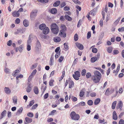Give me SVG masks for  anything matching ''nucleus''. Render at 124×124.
<instances>
[{
  "instance_id": "f257e3e1",
  "label": "nucleus",
  "mask_w": 124,
  "mask_h": 124,
  "mask_svg": "<svg viewBox=\"0 0 124 124\" xmlns=\"http://www.w3.org/2000/svg\"><path fill=\"white\" fill-rule=\"evenodd\" d=\"M94 75L92 78L93 81L96 83H98L100 81L101 74L99 71L96 70L94 71Z\"/></svg>"
},
{
  "instance_id": "6e6d98bb",
  "label": "nucleus",
  "mask_w": 124,
  "mask_h": 124,
  "mask_svg": "<svg viewBox=\"0 0 124 124\" xmlns=\"http://www.w3.org/2000/svg\"><path fill=\"white\" fill-rule=\"evenodd\" d=\"M118 124H124V120L122 119H120L119 120Z\"/></svg>"
},
{
  "instance_id": "f8f14e48",
  "label": "nucleus",
  "mask_w": 124,
  "mask_h": 124,
  "mask_svg": "<svg viewBox=\"0 0 124 124\" xmlns=\"http://www.w3.org/2000/svg\"><path fill=\"white\" fill-rule=\"evenodd\" d=\"M12 15L14 17H18L19 16L20 14L18 11H15L12 13Z\"/></svg>"
},
{
  "instance_id": "9b49d317",
  "label": "nucleus",
  "mask_w": 124,
  "mask_h": 124,
  "mask_svg": "<svg viewBox=\"0 0 124 124\" xmlns=\"http://www.w3.org/2000/svg\"><path fill=\"white\" fill-rule=\"evenodd\" d=\"M5 93L7 94H10L11 92V90L8 87H5L4 89Z\"/></svg>"
},
{
  "instance_id": "1a4fd4ad",
  "label": "nucleus",
  "mask_w": 124,
  "mask_h": 124,
  "mask_svg": "<svg viewBox=\"0 0 124 124\" xmlns=\"http://www.w3.org/2000/svg\"><path fill=\"white\" fill-rule=\"evenodd\" d=\"M76 44L80 50H82L83 49L84 47L82 45L78 43H76Z\"/></svg>"
},
{
  "instance_id": "4468645a",
  "label": "nucleus",
  "mask_w": 124,
  "mask_h": 124,
  "mask_svg": "<svg viewBox=\"0 0 124 124\" xmlns=\"http://www.w3.org/2000/svg\"><path fill=\"white\" fill-rule=\"evenodd\" d=\"M118 105V106L116 107V108L118 109L119 108L120 110H121L123 105V103L121 101H120L119 102Z\"/></svg>"
},
{
  "instance_id": "e433bc0d",
  "label": "nucleus",
  "mask_w": 124,
  "mask_h": 124,
  "mask_svg": "<svg viewBox=\"0 0 124 124\" xmlns=\"http://www.w3.org/2000/svg\"><path fill=\"white\" fill-rule=\"evenodd\" d=\"M38 1L42 3H47L48 1V0H38Z\"/></svg>"
},
{
  "instance_id": "473e14b6",
  "label": "nucleus",
  "mask_w": 124,
  "mask_h": 124,
  "mask_svg": "<svg viewBox=\"0 0 124 124\" xmlns=\"http://www.w3.org/2000/svg\"><path fill=\"white\" fill-rule=\"evenodd\" d=\"M116 103V101H115L112 103V109H114L115 108Z\"/></svg>"
},
{
  "instance_id": "2eb2a0df",
  "label": "nucleus",
  "mask_w": 124,
  "mask_h": 124,
  "mask_svg": "<svg viewBox=\"0 0 124 124\" xmlns=\"http://www.w3.org/2000/svg\"><path fill=\"white\" fill-rule=\"evenodd\" d=\"M113 119L115 120H116L117 119V116L116 112L115 111H114L113 112Z\"/></svg>"
},
{
  "instance_id": "72a5a7b5",
  "label": "nucleus",
  "mask_w": 124,
  "mask_h": 124,
  "mask_svg": "<svg viewBox=\"0 0 124 124\" xmlns=\"http://www.w3.org/2000/svg\"><path fill=\"white\" fill-rule=\"evenodd\" d=\"M20 70H16L15 71V73H13V75H17L18 73L20 72Z\"/></svg>"
},
{
  "instance_id": "423d86ee",
  "label": "nucleus",
  "mask_w": 124,
  "mask_h": 124,
  "mask_svg": "<svg viewBox=\"0 0 124 124\" xmlns=\"http://www.w3.org/2000/svg\"><path fill=\"white\" fill-rule=\"evenodd\" d=\"M59 35L63 38H65L66 36V34L65 32V31L63 30H60Z\"/></svg>"
},
{
  "instance_id": "a878e982",
  "label": "nucleus",
  "mask_w": 124,
  "mask_h": 124,
  "mask_svg": "<svg viewBox=\"0 0 124 124\" xmlns=\"http://www.w3.org/2000/svg\"><path fill=\"white\" fill-rule=\"evenodd\" d=\"M100 99L99 98H97L95 100L94 103L95 105L98 104L100 101Z\"/></svg>"
},
{
  "instance_id": "5fc2aeb1",
  "label": "nucleus",
  "mask_w": 124,
  "mask_h": 124,
  "mask_svg": "<svg viewBox=\"0 0 124 124\" xmlns=\"http://www.w3.org/2000/svg\"><path fill=\"white\" fill-rule=\"evenodd\" d=\"M54 81L53 80H51L49 81V84L50 86H51L53 85V83L54 82Z\"/></svg>"
},
{
  "instance_id": "7ed1b4c3",
  "label": "nucleus",
  "mask_w": 124,
  "mask_h": 124,
  "mask_svg": "<svg viewBox=\"0 0 124 124\" xmlns=\"http://www.w3.org/2000/svg\"><path fill=\"white\" fill-rule=\"evenodd\" d=\"M70 116L72 120H78L80 118V116L78 114H76L74 111L72 112L70 115Z\"/></svg>"
},
{
  "instance_id": "6e6552de",
  "label": "nucleus",
  "mask_w": 124,
  "mask_h": 124,
  "mask_svg": "<svg viewBox=\"0 0 124 124\" xmlns=\"http://www.w3.org/2000/svg\"><path fill=\"white\" fill-rule=\"evenodd\" d=\"M37 11L36 10L33 11L31 12L30 16L31 18V19L34 18L37 15Z\"/></svg>"
},
{
  "instance_id": "20e7f679",
  "label": "nucleus",
  "mask_w": 124,
  "mask_h": 124,
  "mask_svg": "<svg viewBox=\"0 0 124 124\" xmlns=\"http://www.w3.org/2000/svg\"><path fill=\"white\" fill-rule=\"evenodd\" d=\"M31 37L29 36L27 43V47L26 49L28 51H30L31 49Z\"/></svg>"
},
{
  "instance_id": "13d9d810",
  "label": "nucleus",
  "mask_w": 124,
  "mask_h": 124,
  "mask_svg": "<svg viewBox=\"0 0 124 124\" xmlns=\"http://www.w3.org/2000/svg\"><path fill=\"white\" fill-rule=\"evenodd\" d=\"M12 41L11 40H10L8 41L7 42V45L9 46H10L12 45Z\"/></svg>"
},
{
  "instance_id": "a18cd8bd",
  "label": "nucleus",
  "mask_w": 124,
  "mask_h": 124,
  "mask_svg": "<svg viewBox=\"0 0 124 124\" xmlns=\"http://www.w3.org/2000/svg\"><path fill=\"white\" fill-rule=\"evenodd\" d=\"M86 71L85 69L83 70L81 72V74L82 76H84L85 74Z\"/></svg>"
},
{
  "instance_id": "bb28decb",
  "label": "nucleus",
  "mask_w": 124,
  "mask_h": 124,
  "mask_svg": "<svg viewBox=\"0 0 124 124\" xmlns=\"http://www.w3.org/2000/svg\"><path fill=\"white\" fill-rule=\"evenodd\" d=\"M60 1H58L55 2L53 4V6L54 7L58 6L60 4Z\"/></svg>"
},
{
  "instance_id": "bf43d9fd",
  "label": "nucleus",
  "mask_w": 124,
  "mask_h": 124,
  "mask_svg": "<svg viewBox=\"0 0 124 124\" xmlns=\"http://www.w3.org/2000/svg\"><path fill=\"white\" fill-rule=\"evenodd\" d=\"M95 13V12L94 10L91 11L89 12V14L93 15H94Z\"/></svg>"
},
{
  "instance_id": "9d476101",
  "label": "nucleus",
  "mask_w": 124,
  "mask_h": 124,
  "mask_svg": "<svg viewBox=\"0 0 124 124\" xmlns=\"http://www.w3.org/2000/svg\"><path fill=\"white\" fill-rule=\"evenodd\" d=\"M69 88H71L74 86V83L73 81L71 80L70 78H69Z\"/></svg>"
},
{
  "instance_id": "412c9836",
  "label": "nucleus",
  "mask_w": 124,
  "mask_h": 124,
  "mask_svg": "<svg viewBox=\"0 0 124 124\" xmlns=\"http://www.w3.org/2000/svg\"><path fill=\"white\" fill-rule=\"evenodd\" d=\"M46 27V24L44 23H42L39 25V28L41 30H43Z\"/></svg>"
},
{
  "instance_id": "0eeeda50",
  "label": "nucleus",
  "mask_w": 124,
  "mask_h": 124,
  "mask_svg": "<svg viewBox=\"0 0 124 124\" xmlns=\"http://www.w3.org/2000/svg\"><path fill=\"white\" fill-rule=\"evenodd\" d=\"M41 45L40 43L39 40L36 42L35 49L36 51H39L41 49Z\"/></svg>"
},
{
  "instance_id": "c9c22d12",
  "label": "nucleus",
  "mask_w": 124,
  "mask_h": 124,
  "mask_svg": "<svg viewBox=\"0 0 124 124\" xmlns=\"http://www.w3.org/2000/svg\"><path fill=\"white\" fill-rule=\"evenodd\" d=\"M113 48L111 47H109L107 48V50L108 52L109 53H111L113 50Z\"/></svg>"
},
{
  "instance_id": "aec40b11",
  "label": "nucleus",
  "mask_w": 124,
  "mask_h": 124,
  "mask_svg": "<svg viewBox=\"0 0 124 124\" xmlns=\"http://www.w3.org/2000/svg\"><path fill=\"white\" fill-rule=\"evenodd\" d=\"M6 113V110L3 111L1 113V116L0 117V119L2 118L3 117L5 116Z\"/></svg>"
},
{
  "instance_id": "8fccbe9b",
  "label": "nucleus",
  "mask_w": 124,
  "mask_h": 124,
  "mask_svg": "<svg viewBox=\"0 0 124 124\" xmlns=\"http://www.w3.org/2000/svg\"><path fill=\"white\" fill-rule=\"evenodd\" d=\"M92 52L94 53H96L97 52V50L95 48H93L92 50Z\"/></svg>"
},
{
  "instance_id": "c756f323",
  "label": "nucleus",
  "mask_w": 124,
  "mask_h": 124,
  "mask_svg": "<svg viewBox=\"0 0 124 124\" xmlns=\"http://www.w3.org/2000/svg\"><path fill=\"white\" fill-rule=\"evenodd\" d=\"M34 100H32L30 102L29 104L27 106V108H29L34 103Z\"/></svg>"
},
{
  "instance_id": "603ef678",
  "label": "nucleus",
  "mask_w": 124,
  "mask_h": 124,
  "mask_svg": "<svg viewBox=\"0 0 124 124\" xmlns=\"http://www.w3.org/2000/svg\"><path fill=\"white\" fill-rule=\"evenodd\" d=\"M19 50L20 52H22V50H23V47L22 45H20L19 47Z\"/></svg>"
},
{
  "instance_id": "58836bf2",
  "label": "nucleus",
  "mask_w": 124,
  "mask_h": 124,
  "mask_svg": "<svg viewBox=\"0 0 124 124\" xmlns=\"http://www.w3.org/2000/svg\"><path fill=\"white\" fill-rule=\"evenodd\" d=\"M77 105L78 106H84L85 105V103L84 102L82 101L79 103V104H78Z\"/></svg>"
},
{
  "instance_id": "6ab92c4d",
  "label": "nucleus",
  "mask_w": 124,
  "mask_h": 124,
  "mask_svg": "<svg viewBox=\"0 0 124 124\" xmlns=\"http://www.w3.org/2000/svg\"><path fill=\"white\" fill-rule=\"evenodd\" d=\"M23 23L24 26L26 27L28 26L29 25L28 21L26 19L23 21Z\"/></svg>"
},
{
  "instance_id": "39448f33",
  "label": "nucleus",
  "mask_w": 124,
  "mask_h": 124,
  "mask_svg": "<svg viewBox=\"0 0 124 124\" xmlns=\"http://www.w3.org/2000/svg\"><path fill=\"white\" fill-rule=\"evenodd\" d=\"M75 74L73 75V77L76 80H78L79 79V78L80 76V72L78 71H76L75 72Z\"/></svg>"
},
{
  "instance_id": "b1692460",
  "label": "nucleus",
  "mask_w": 124,
  "mask_h": 124,
  "mask_svg": "<svg viewBox=\"0 0 124 124\" xmlns=\"http://www.w3.org/2000/svg\"><path fill=\"white\" fill-rule=\"evenodd\" d=\"M34 93L37 94L39 93V90L38 87L37 86L34 87Z\"/></svg>"
},
{
  "instance_id": "09e8293b",
  "label": "nucleus",
  "mask_w": 124,
  "mask_h": 124,
  "mask_svg": "<svg viewBox=\"0 0 124 124\" xmlns=\"http://www.w3.org/2000/svg\"><path fill=\"white\" fill-rule=\"evenodd\" d=\"M56 112L55 110H53L51 112L49 113V115H54V113Z\"/></svg>"
},
{
  "instance_id": "f03ea898",
  "label": "nucleus",
  "mask_w": 124,
  "mask_h": 124,
  "mask_svg": "<svg viewBox=\"0 0 124 124\" xmlns=\"http://www.w3.org/2000/svg\"><path fill=\"white\" fill-rule=\"evenodd\" d=\"M51 29L53 33L57 34L59 31V28L58 25L55 23H53L50 26Z\"/></svg>"
},
{
  "instance_id": "f3484780",
  "label": "nucleus",
  "mask_w": 124,
  "mask_h": 124,
  "mask_svg": "<svg viewBox=\"0 0 124 124\" xmlns=\"http://www.w3.org/2000/svg\"><path fill=\"white\" fill-rule=\"evenodd\" d=\"M25 120L26 122L28 123H30L32 121V119L27 117L25 118Z\"/></svg>"
},
{
  "instance_id": "0e129e2a",
  "label": "nucleus",
  "mask_w": 124,
  "mask_h": 124,
  "mask_svg": "<svg viewBox=\"0 0 124 124\" xmlns=\"http://www.w3.org/2000/svg\"><path fill=\"white\" fill-rule=\"evenodd\" d=\"M66 5V3L64 2H62L61 4V8H62Z\"/></svg>"
},
{
  "instance_id": "f704fd0d",
  "label": "nucleus",
  "mask_w": 124,
  "mask_h": 124,
  "mask_svg": "<svg viewBox=\"0 0 124 124\" xmlns=\"http://www.w3.org/2000/svg\"><path fill=\"white\" fill-rule=\"evenodd\" d=\"M97 59V57H94L92 58L91 59V61L92 62H94Z\"/></svg>"
},
{
  "instance_id": "cd10ccee",
  "label": "nucleus",
  "mask_w": 124,
  "mask_h": 124,
  "mask_svg": "<svg viewBox=\"0 0 124 124\" xmlns=\"http://www.w3.org/2000/svg\"><path fill=\"white\" fill-rule=\"evenodd\" d=\"M109 88H108L106 90L105 94L106 95L108 96L111 93V91H109Z\"/></svg>"
},
{
  "instance_id": "864d4df0",
  "label": "nucleus",
  "mask_w": 124,
  "mask_h": 124,
  "mask_svg": "<svg viewBox=\"0 0 124 124\" xmlns=\"http://www.w3.org/2000/svg\"><path fill=\"white\" fill-rule=\"evenodd\" d=\"M120 18H118V19H117L115 21V22L114 23V24H115L116 25L118 23V22H119L120 20Z\"/></svg>"
},
{
  "instance_id": "e2e57ef3",
  "label": "nucleus",
  "mask_w": 124,
  "mask_h": 124,
  "mask_svg": "<svg viewBox=\"0 0 124 124\" xmlns=\"http://www.w3.org/2000/svg\"><path fill=\"white\" fill-rule=\"evenodd\" d=\"M15 22L17 24L19 23L20 22V19L18 18H17Z\"/></svg>"
},
{
  "instance_id": "5701e85b",
  "label": "nucleus",
  "mask_w": 124,
  "mask_h": 124,
  "mask_svg": "<svg viewBox=\"0 0 124 124\" xmlns=\"http://www.w3.org/2000/svg\"><path fill=\"white\" fill-rule=\"evenodd\" d=\"M85 91V89H82L80 91L79 94V96L81 97H83L84 95V92Z\"/></svg>"
},
{
  "instance_id": "79ce46f5",
  "label": "nucleus",
  "mask_w": 124,
  "mask_h": 124,
  "mask_svg": "<svg viewBox=\"0 0 124 124\" xmlns=\"http://www.w3.org/2000/svg\"><path fill=\"white\" fill-rule=\"evenodd\" d=\"M53 56H51V58H50V63H49L50 65H52L53 64Z\"/></svg>"
},
{
  "instance_id": "c85d7f7f",
  "label": "nucleus",
  "mask_w": 124,
  "mask_h": 124,
  "mask_svg": "<svg viewBox=\"0 0 124 124\" xmlns=\"http://www.w3.org/2000/svg\"><path fill=\"white\" fill-rule=\"evenodd\" d=\"M13 102L15 104H17V98L16 96H14L13 98Z\"/></svg>"
},
{
  "instance_id": "a19ab883",
  "label": "nucleus",
  "mask_w": 124,
  "mask_h": 124,
  "mask_svg": "<svg viewBox=\"0 0 124 124\" xmlns=\"http://www.w3.org/2000/svg\"><path fill=\"white\" fill-rule=\"evenodd\" d=\"M72 1L75 4L80 5L81 4L80 2L78 0H72Z\"/></svg>"
},
{
  "instance_id": "69168bd1",
  "label": "nucleus",
  "mask_w": 124,
  "mask_h": 124,
  "mask_svg": "<svg viewBox=\"0 0 124 124\" xmlns=\"http://www.w3.org/2000/svg\"><path fill=\"white\" fill-rule=\"evenodd\" d=\"M96 93H92L90 94V96L92 97H95L96 96Z\"/></svg>"
},
{
  "instance_id": "dca6fc26",
  "label": "nucleus",
  "mask_w": 124,
  "mask_h": 124,
  "mask_svg": "<svg viewBox=\"0 0 124 124\" xmlns=\"http://www.w3.org/2000/svg\"><path fill=\"white\" fill-rule=\"evenodd\" d=\"M23 110V108L22 107L20 108L18 110L16 113V115H17L19 116L21 114Z\"/></svg>"
},
{
  "instance_id": "ddd939ff",
  "label": "nucleus",
  "mask_w": 124,
  "mask_h": 124,
  "mask_svg": "<svg viewBox=\"0 0 124 124\" xmlns=\"http://www.w3.org/2000/svg\"><path fill=\"white\" fill-rule=\"evenodd\" d=\"M49 31V28L47 27H46L43 30V33L45 34H48Z\"/></svg>"
},
{
  "instance_id": "2f4dec72",
  "label": "nucleus",
  "mask_w": 124,
  "mask_h": 124,
  "mask_svg": "<svg viewBox=\"0 0 124 124\" xmlns=\"http://www.w3.org/2000/svg\"><path fill=\"white\" fill-rule=\"evenodd\" d=\"M104 35V33L103 32H102L101 33V35L99 37V40H101L103 37Z\"/></svg>"
},
{
  "instance_id": "3c124183",
  "label": "nucleus",
  "mask_w": 124,
  "mask_h": 124,
  "mask_svg": "<svg viewBox=\"0 0 124 124\" xmlns=\"http://www.w3.org/2000/svg\"><path fill=\"white\" fill-rule=\"evenodd\" d=\"M86 77L87 78H89L91 76V74L90 73L88 72L87 73L86 75Z\"/></svg>"
},
{
  "instance_id": "49530a36",
  "label": "nucleus",
  "mask_w": 124,
  "mask_h": 124,
  "mask_svg": "<svg viewBox=\"0 0 124 124\" xmlns=\"http://www.w3.org/2000/svg\"><path fill=\"white\" fill-rule=\"evenodd\" d=\"M4 71L6 73H10V70L8 68H5L4 69Z\"/></svg>"
},
{
  "instance_id": "de8ad7c7",
  "label": "nucleus",
  "mask_w": 124,
  "mask_h": 124,
  "mask_svg": "<svg viewBox=\"0 0 124 124\" xmlns=\"http://www.w3.org/2000/svg\"><path fill=\"white\" fill-rule=\"evenodd\" d=\"M36 69L34 70L33 71L30 75H31V76L32 77L34 76L36 74Z\"/></svg>"
},
{
  "instance_id": "c03bdc74",
  "label": "nucleus",
  "mask_w": 124,
  "mask_h": 124,
  "mask_svg": "<svg viewBox=\"0 0 124 124\" xmlns=\"http://www.w3.org/2000/svg\"><path fill=\"white\" fill-rule=\"evenodd\" d=\"M64 58V57H63L62 56H61L59 59V62H61L63 60Z\"/></svg>"
},
{
  "instance_id": "4c0bfd02",
  "label": "nucleus",
  "mask_w": 124,
  "mask_h": 124,
  "mask_svg": "<svg viewBox=\"0 0 124 124\" xmlns=\"http://www.w3.org/2000/svg\"><path fill=\"white\" fill-rule=\"evenodd\" d=\"M87 103L89 105L91 106L93 104V102L92 100H90L88 101Z\"/></svg>"
},
{
  "instance_id": "393cba45",
  "label": "nucleus",
  "mask_w": 124,
  "mask_h": 124,
  "mask_svg": "<svg viewBox=\"0 0 124 124\" xmlns=\"http://www.w3.org/2000/svg\"><path fill=\"white\" fill-rule=\"evenodd\" d=\"M61 39L60 37H56L54 38V41L55 42H57L60 41Z\"/></svg>"
},
{
  "instance_id": "680f3d73",
  "label": "nucleus",
  "mask_w": 124,
  "mask_h": 124,
  "mask_svg": "<svg viewBox=\"0 0 124 124\" xmlns=\"http://www.w3.org/2000/svg\"><path fill=\"white\" fill-rule=\"evenodd\" d=\"M64 48L66 50H68V46L67 44V43H65L64 44Z\"/></svg>"
},
{
  "instance_id": "4be33fe9",
  "label": "nucleus",
  "mask_w": 124,
  "mask_h": 124,
  "mask_svg": "<svg viewBox=\"0 0 124 124\" xmlns=\"http://www.w3.org/2000/svg\"><path fill=\"white\" fill-rule=\"evenodd\" d=\"M57 12V9L56 8H52L51 10V12L53 14H55Z\"/></svg>"
},
{
  "instance_id": "ea45409f",
  "label": "nucleus",
  "mask_w": 124,
  "mask_h": 124,
  "mask_svg": "<svg viewBox=\"0 0 124 124\" xmlns=\"http://www.w3.org/2000/svg\"><path fill=\"white\" fill-rule=\"evenodd\" d=\"M27 116L30 117H32L33 116V114L31 112L28 113L27 114Z\"/></svg>"
},
{
  "instance_id": "a211bd4d",
  "label": "nucleus",
  "mask_w": 124,
  "mask_h": 124,
  "mask_svg": "<svg viewBox=\"0 0 124 124\" xmlns=\"http://www.w3.org/2000/svg\"><path fill=\"white\" fill-rule=\"evenodd\" d=\"M30 84L28 83V86L26 88V91L27 93H29L31 91V88L30 87Z\"/></svg>"
},
{
  "instance_id": "7c9ffc66",
  "label": "nucleus",
  "mask_w": 124,
  "mask_h": 124,
  "mask_svg": "<svg viewBox=\"0 0 124 124\" xmlns=\"http://www.w3.org/2000/svg\"><path fill=\"white\" fill-rule=\"evenodd\" d=\"M65 18L67 20L69 21H71L72 20V18L68 15H65Z\"/></svg>"
},
{
  "instance_id": "37998d69",
  "label": "nucleus",
  "mask_w": 124,
  "mask_h": 124,
  "mask_svg": "<svg viewBox=\"0 0 124 124\" xmlns=\"http://www.w3.org/2000/svg\"><path fill=\"white\" fill-rule=\"evenodd\" d=\"M78 39V37L77 34H75L74 36V39L75 41H77Z\"/></svg>"
},
{
  "instance_id": "338daca9",
  "label": "nucleus",
  "mask_w": 124,
  "mask_h": 124,
  "mask_svg": "<svg viewBox=\"0 0 124 124\" xmlns=\"http://www.w3.org/2000/svg\"><path fill=\"white\" fill-rule=\"evenodd\" d=\"M99 118V116L98 114L95 115L94 117V118L96 119H98Z\"/></svg>"
},
{
  "instance_id": "4d7b16f0",
  "label": "nucleus",
  "mask_w": 124,
  "mask_h": 124,
  "mask_svg": "<svg viewBox=\"0 0 124 124\" xmlns=\"http://www.w3.org/2000/svg\"><path fill=\"white\" fill-rule=\"evenodd\" d=\"M91 32L90 31L88 32L87 34V39H89V38L91 37Z\"/></svg>"
},
{
  "instance_id": "052dcab7",
  "label": "nucleus",
  "mask_w": 124,
  "mask_h": 124,
  "mask_svg": "<svg viewBox=\"0 0 124 124\" xmlns=\"http://www.w3.org/2000/svg\"><path fill=\"white\" fill-rule=\"evenodd\" d=\"M114 55L116 54H118L119 53V52L118 50H114L113 51Z\"/></svg>"
},
{
  "instance_id": "774afa93",
  "label": "nucleus",
  "mask_w": 124,
  "mask_h": 124,
  "mask_svg": "<svg viewBox=\"0 0 124 124\" xmlns=\"http://www.w3.org/2000/svg\"><path fill=\"white\" fill-rule=\"evenodd\" d=\"M118 30L119 32L124 31V27H123L121 28H119Z\"/></svg>"
}]
</instances>
